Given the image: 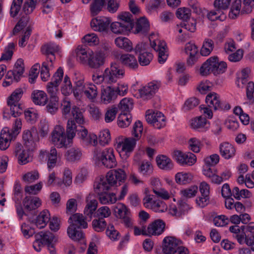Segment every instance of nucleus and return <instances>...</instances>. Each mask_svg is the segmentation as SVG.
I'll return each instance as SVG.
<instances>
[{
	"mask_svg": "<svg viewBox=\"0 0 254 254\" xmlns=\"http://www.w3.org/2000/svg\"><path fill=\"white\" fill-rule=\"evenodd\" d=\"M126 174L121 169L110 171L106 175V179H102L100 182H96L94 185L95 192L99 195L100 202L102 204L114 203L117 201L116 195L114 193H108V191L111 187L115 185L117 181L120 182L125 180Z\"/></svg>",
	"mask_w": 254,
	"mask_h": 254,
	"instance_id": "f257e3e1",
	"label": "nucleus"
},
{
	"mask_svg": "<svg viewBox=\"0 0 254 254\" xmlns=\"http://www.w3.org/2000/svg\"><path fill=\"white\" fill-rule=\"evenodd\" d=\"M70 224L67 228V233L69 237L74 241L79 242L84 239V234L82 228H87V223L84 216L80 213H75L68 219Z\"/></svg>",
	"mask_w": 254,
	"mask_h": 254,
	"instance_id": "f03ea898",
	"label": "nucleus"
},
{
	"mask_svg": "<svg viewBox=\"0 0 254 254\" xmlns=\"http://www.w3.org/2000/svg\"><path fill=\"white\" fill-rule=\"evenodd\" d=\"M21 126V119L17 118L10 130L6 127L2 129L0 134V149L1 150H5L9 147L11 141L14 139L19 133Z\"/></svg>",
	"mask_w": 254,
	"mask_h": 254,
	"instance_id": "7ed1b4c3",
	"label": "nucleus"
},
{
	"mask_svg": "<svg viewBox=\"0 0 254 254\" xmlns=\"http://www.w3.org/2000/svg\"><path fill=\"white\" fill-rule=\"evenodd\" d=\"M93 159L96 163H100L109 169L115 167L117 162L114 155V151L112 148H106L102 151L95 149L93 151Z\"/></svg>",
	"mask_w": 254,
	"mask_h": 254,
	"instance_id": "20e7f679",
	"label": "nucleus"
},
{
	"mask_svg": "<svg viewBox=\"0 0 254 254\" xmlns=\"http://www.w3.org/2000/svg\"><path fill=\"white\" fill-rule=\"evenodd\" d=\"M91 196L92 195L89 194L86 198L87 203L84 209V214L89 218H91L93 216L103 219L109 216L111 214V211L107 206L101 207L96 211L98 202L96 199H90Z\"/></svg>",
	"mask_w": 254,
	"mask_h": 254,
	"instance_id": "39448f33",
	"label": "nucleus"
},
{
	"mask_svg": "<svg viewBox=\"0 0 254 254\" xmlns=\"http://www.w3.org/2000/svg\"><path fill=\"white\" fill-rule=\"evenodd\" d=\"M23 94L21 88L15 89L7 100V105L10 108V114L14 118L20 116L23 111L19 101Z\"/></svg>",
	"mask_w": 254,
	"mask_h": 254,
	"instance_id": "423d86ee",
	"label": "nucleus"
},
{
	"mask_svg": "<svg viewBox=\"0 0 254 254\" xmlns=\"http://www.w3.org/2000/svg\"><path fill=\"white\" fill-rule=\"evenodd\" d=\"M52 142L58 148H67L71 143L67 138L64 128L56 126L52 133Z\"/></svg>",
	"mask_w": 254,
	"mask_h": 254,
	"instance_id": "0eeeda50",
	"label": "nucleus"
},
{
	"mask_svg": "<svg viewBox=\"0 0 254 254\" xmlns=\"http://www.w3.org/2000/svg\"><path fill=\"white\" fill-rule=\"evenodd\" d=\"M124 71L121 68L119 63H112L110 67L106 68L104 72L105 83L108 84L115 83L118 79L124 76Z\"/></svg>",
	"mask_w": 254,
	"mask_h": 254,
	"instance_id": "6e6552de",
	"label": "nucleus"
},
{
	"mask_svg": "<svg viewBox=\"0 0 254 254\" xmlns=\"http://www.w3.org/2000/svg\"><path fill=\"white\" fill-rule=\"evenodd\" d=\"M161 86L160 81L154 80L138 90L140 98L143 100L152 99Z\"/></svg>",
	"mask_w": 254,
	"mask_h": 254,
	"instance_id": "1a4fd4ad",
	"label": "nucleus"
},
{
	"mask_svg": "<svg viewBox=\"0 0 254 254\" xmlns=\"http://www.w3.org/2000/svg\"><path fill=\"white\" fill-rule=\"evenodd\" d=\"M205 102L209 108L214 110H228L230 109V105L221 102L219 96L215 92L208 94L206 97Z\"/></svg>",
	"mask_w": 254,
	"mask_h": 254,
	"instance_id": "9d476101",
	"label": "nucleus"
},
{
	"mask_svg": "<svg viewBox=\"0 0 254 254\" xmlns=\"http://www.w3.org/2000/svg\"><path fill=\"white\" fill-rule=\"evenodd\" d=\"M165 223L161 219H157L150 223L147 228L142 230V235L158 236L161 235L164 231Z\"/></svg>",
	"mask_w": 254,
	"mask_h": 254,
	"instance_id": "9b49d317",
	"label": "nucleus"
},
{
	"mask_svg": "<svg viewBox=\"0 0 254 254\" xmlns=\"http://www.w3.org/2000/svg\"><path fill=\"white\" fill-rule=\"evenodd\" d=\"M173 158L181 165L191 166L196 161V156L194 154L190 152L184 153L179 150L174 151Z\"/></svg>",
	"mask_w": 254,
	"mask_h": 254,
	"instance_id": "f8f14e48",
	"label": "nucleus"
},
{
	"mask_svg": "<svg viewBox=\"0 0 254 254\" xmlns=\"http://www.w3.org/2000/svg\"><path fill=\"white\" fill-rule=\"evenodd\" d=\"M114 212L116 216L122 220L126 226L129 227L132 226L130 213L125 204L118 203L114 208Z\"/></svg>",
	"mask_w": 254,
	"mask_h": 254,
	"instance_id": "ddd939ff",
	"label": "nucleus"
},
{
	"mask_svg": "<svg viewBox=\"0 0 254 254\" xmlns=\"http://www.w3.org/2000/svg\"><path fill=\"white\" fill-rule=\"evenodd\" d=\"M147 123L152 124L157 129H160L166 125L165 118L160 112H154L152 114L146 116Z\"/></svg>",
	"mask_w": 254,
	"mask_h": 254,
	"instance_id": "4468645a",
	"label": "nucleus"
},
{
	"mask_svg": "<svg viewBox=\"0 0 254 254\" xmlns=\"http://www.w3.org/2000/svg\"><path fill=\"white\" fill-rule=\"evenodd\" d=\"M111 21L109 17H97L91 20L90 25L94 31L103 32L108 30Z\"/></svg>",
	"mask_w": 254,
	"mask_h": 254,
	"instance_id": "2eb2a0df",
	"label": "nucleus"
},
{
	"mask_svg": "<svg viewBox=\"0 0 254 254\" xmlns=\"http://www.w3.org/2000/svg\"><path fill=\"white\" fill-rule=\"evenodd\" d=\"M105 54L102 52L89 53L88 59L89 66L93 68H97L105 63Z\"/></svg>",
	"mask_w": 254,
	"mask_h": 254,
	"instance_id": "dca6fc26",
	"label": "nucleus"
},
{
	"mask_svg": "<svg viewBox=\"0 0 254 254\" xmlns=\"http://www.w3.org/2000/svg\"><path fill=\"white\" fill-rule=\"evenodd\" d=\"M136 140L137 139L134 137L126 138L118 143L117 147L121 148L122 152L128 156L133 151L136 144Z\"/></svg>",
	"mask_w": 254,
	"mask_h": 254,
	"instance_id": "f3484780",
	"label": "nucleus"
},
{
	"mask_svg": "<svg viewBox=\"0 0 254 254\" xmlns=\"http://www.w3.org/2000/svg\"><path fill=\"white\" fill-rule=\"evenodd\" d=\"M181 244V241L173 237H166L163 241V252L165 254H172L174 250Z\"/></svg>",
	"mask_w": 254,
	"mask_h": 254,
	"instance_id": "a211bd4d",
	"label": "nucleus"
},
{
	"mask_svg": "<svg viewBox=\"0 0 254 254\" xmlns=\"http://www.w3.org/2000/svg\"><path fill=\"white\" fill-rule=\"evenodd\" d=\"M120 61L125 67L130 70H136L138 67V63L136 58L131 54L122 55Z\"/></svg>",
	"mask_w": 254,
	"mask_h": 254,
	"instance_id": "6ab92c4d",
	"label": "nucleus"
},
{
	"mask_svg": "<svg viewBox=\"0 0 254 254\" xmlns=\"http://www.w3.org/2000/svg\"><path fill=\"white\" fill-rule=\"evenodd\" d=\"M217 56H213L207 59L201 66L199 69L200 74L206 76L210 73H213L214 68L216 67Z\"/></svg>",
	"mask_w": 254,
	"mask_h": 254,
	"instance_id": "aec40b11",
	"label": "nucleus"
},
{
	"mask_svg": "<svg viewBox=\"0 0 254 254\" xmlns=\"http://www.w3.org/2000/svg\"><path fill=\"white\" fill-rule=\"evenodd\" d=\"M117 97L115 88L109 86L101 90V100L102 103L108 104L114 101Z\"/></svg>",
	"mask_w": 254,
	"mask_h": 254,
	"instance_id": "412c9836",
	"label": "nucleus"
},
{
	"mask_svg": "<svg viewBox=\"0 0 254 254\" xmlns=\"http://www.w3.org/2000/svg\"><path fill=\"white\" fill-rule=\"evenodd\" d=\"M219 150L221 155L226 159L233 157L236 152L235 147L231 144L227 142L220 144Z\"/></svg>",
	"mask_w": 254,
	"mask_h": 254,
	"instance_id": "4be33fe9",
	"label": "nucleus"
},
{
	"mask_svg": "<svg viewBox=\"0 0 254 254\" xmlns=\"http://www.w3.org/2000/svg\"><path fill=\"white\" fill-rule=\"evenodd\" d=\"M38 133L35 129L24 131L22 138L24 145L27 147L32 146L34 142L38 140Z\"/></svg>",
	"mask_w": 254,
	"mask_h": 254,
	"instance_id": "5701e85b",
	"label": "nucleus"
},
{
	"mask_svg": "<svg viewBox=\"0 0 254 254\" xmlns=\"http://www.w3.org/2000/svg\"><path fill=\"white\" fill-rule=\"evenodd\" d=\"M23 205L27 211L35 210L41 205L40 199L35 196H26L23 201Z\"/></svg>",
	"mask_w": 254,
	"mask_h": 254,
	"instance_id": "b1692460",
	"label": "nucleus"
},
{
	"mask_svg": "<svg viewBox=\"0 0 254 254\" xmlns=\"http://www.w3.org/2000/svg\"><path fill=\"white\" fill-rule=\"evenodd\" d=\"M50 216L49 212L47 210H44L39 214L35 220H32L31 222L35 223L39 228H43L49 221Z\"/></svg>",
	"mask_w": 254,
	"mask_h": 254,
	"instance_id": "393cba45",
	"label": "nucleus"
},
{
	"mask_svg": "<svg viewBox=\"0 0 254 254\" xmlns=\"http://www.w3.org/2000/svg\"><path fill=\"white\" fill-rule=\"evenodd\" d=\"M156 161L159 168L161 169L169 171L173 167L171 160L165 155H159L156 157Z\"/></svg>",
	"mask_w": 254,
	"mask_h": 254,
	"instance_id": "a878e982",
	"label": "nucleus"
},
{
	"mask_svg": "<svg viewBox=\"0 0 254 254\" xmlns=\"http://www.w3.org/2000/svg\"><path fill=\"white\" fill-rule=\"evenodd\" d=\"M33 102L36 105H45L48 102L46 94L41 90H35L31 94Z\"/></svg>",
	"mask_w": 254,
	"mask_h": 254,
	"instance_id": "bb28decb",
	"label": "nucleus"
},
{
	"mask_svg": "<svg viewBox=\"0 0 254 254\" xmlns=\"http://www.w3.org/2000/svg\"><path fill=\"white\" fill-rule=\"evenodd\" d=\"M36 238H39L42 241L44 245L48 246L53 243H56L58 240L55 235L49 231L41 232L35 236Z\"/></svg>",
	"mask_w": 254,
	"mask_h": 254,
	"instance_id": "cd10ccee",
	"label": "nucleus"
},
{
	"mask_svg": "<svg viewBox=\"0 0 254 254\" xmlns=\"http://www.w3.org/2000/svg\"><path fill=\"white\" fill-rule=\"evenodd\" d=\"M41 154L46 155L48 159L47 165L49 168L52 169L56 166L57 160V152L55 147L51 148L50 152L44 151H41Z\"/></svg>",
	"mask_w": 254,
	"mask_h": 254,
	"instance_id": "c85d7f7f",
	"label": "nucleus"
},
{
	"mask_svg": "<svg viewBox=\"0 0 254 254\" xmlns=\"http://www.w3.org/2000/svg\"><path fill=\"white\" fill-rule=\"evenodd\" d=\"M115 43L117 47L124 50L126 52H131L133 50L131 42L126 37H118L115 40Z\"/></svg>",
	"mask_w": 254,
	"mask_h": 254,
	"instance_id": "c756f323",
	"label": "nucleus"
},
{
	"mask_svg": "<svg viewBox=\"0 0 254 254\" xmlns=\"http://www.w3.org/2000/svg\"><path fill=\"white\" fill-rule=\"evenodd\" d=\"M149 30V22L145 18L141 17L137 20L135 26V33L144 34L147 33Z\"/></svg>",
	"mask_w": 254,
	"mask_h": 254,
	"instance_id": "7c9ffc66",
	"label": "nucleus"
},
{
	"mask_svg": "<svg viewBox=\"0 0 254 254\" xmlns=\"http://www.w3.org/2000/svg\"><path fill=\"white\" fill-rule=\"evenodd\" d=\"M133 102L132 99L125 98L123 99L118 105V110H120L121 113L129 114L132 109Z\"/></svg>",
	"mask_w": 254,
	"mask_h": 254,
	"instance_id": "2f4dec72",
	"label": "nucleus"
},
{
	"mask_svg": "<svg viewBox=\"0 0 254 254\" xmlns=\"http://www.w3.org/2000/svg\"><path fill=\"white\" fill-rule=\"evenodd\" d=\"M81 155V152L79 149L71 148L66 152L65 156L67 161L76 162L80 160Z\"/></svg>",
	"mask_w": 254,
	"mask_h": 254,
	"instance_id": "473e14b6",
	"label": "nucleus"
},
{
	"mask_svg": "<svg viewBox=\"0 0 254 254\" xmlns=\"http://www.w3.org/2000/svg\"><path fill=\"white\" fill-rule=\"evenodd\" d=\"M111 31L116 34L124 33L130 30V25H123L121 22H113L110 26Z\"/></svg>",
	"mask_w": 254,
	"mask_h": 254,
	"instance_id": "72a5a7b5",
	"label": "nucleus"
},
{
	"mask_svg": "<svg viewBox=\"0 0 254 254\" xmlns=\"http://www.w3.org/2000/svg\"><path fill=\"white\" fill-rule=\"evenodd\" d=\"M74 83L75 86L72 88V93H73L74 97L76 99H78L81 97L87 85L84 84V80L81 78L78 80H75Z\"/></svg>",
	"mask_w": 254,
	"mask_h": 254,
	"instance_id": "f704fd0d",
	"label": "nucleus"
},
{
	"mask_svg": "<svg viewBox=\"0 0 254 254\" xmlns=\"http://www.w3.org/2000/svg\"><path fill=\"white\" fill-rule=\"evenodd\" d=\"M71 114L73 117L72 120H74V122H75L79 126L84 124L85 120L81 109L74 106L71 109Z\"/></svg>",
	"mask_w": 254,
	"mask_h": 254,
	"instance_id": "c9c22d12",
	"label": "nucleus"
},
{
	"mask_svg": "<svg viewBox=\"0 0 254 254\" xmlns=\"http://www.w3.org/2000/svg\"><path fill=\"white\" fill-rule=\"evenodd\" d=\"M59 50V46L53 43H47L41 47L42 54L46 56H54L55 53L58 52Z\"/></svg>",
	"mask_w": 254,
	"mask_h": 254,
	"instance_id": "e433bc0d",
	"label": "nucleus"
},
{
	"mask_svg": "<svg viewBox=\"0 0 254 254\" xmlns=\"http://www.w3.org/2000/svg\"><path fill=\"white\" fill-rule=\"evenodd\" d=\"M46 107V111L50 114L54 115L57 113L59 109L58 97H50Z\"/></svg>",
	"mask_w": 254,
	"mask_h": 254,
	"instance_id": "4c0bfd02",
	"label": "nucleus"
},
{
	"mask_svg": "<svg viewBox=\"0 0 254 254\" xmlns=\"http://www.w3.org/2000/svg\"><path fill=\"white\" fill-rule=\"evenodd\" d=\"M76 129V126L74 120H68L66 125V137L72 143V140L75 136Z\"/></svg>",
	"mask_w": 254,
	"mask_h": 254,
	"instance_id": "58836bf2",
	"label": "nucleus"
},
{
	"mask_svg": "<svg viewBox=\"0 0 254 254\" xmlns=\"http://www.w3.org/2000/svg\"><path fill=\"white\" fill-rule=\"evenodd\" d=\"M207 17L212 21L218 19L220 21H224L226 18V15L223 11H221L218 8H215V10L209 12L207 14Z\"/></svg>",
	"mask_w": 254,
	"mask_h": 254,
	"instance_id": "ea45409f",
	"label": "nucleus"
},
{
	"mask_svg": "<svg viewBox=\"0 0 254 254\" xmlns=\"http://www.w3.org/2000/svg\"><path fill=\"white\" fill-rule=\"evenodd\" d=\"M214 48V42L212 40L206 39L203 42L200 50V54L202 56H207L210 55Z\"/></svg>",
	"mask_w": 254,
	"mask_h": 254,
	"instance_id": "a19ab883",
	"label": "nucleus"
},
{
	"mask_svg": "<svg viewBox=\"0 0 254 254\" xmlns=\"http://www.w3.org/2000/svg\"><path fill=\"white\" fill-rule=\"evenodd\" d=\"M241 0H235L232 4L229 13V17L231 19H235L239 15L241 7Z\"/></svg>",
	"mask_w": 254,
	"mask_h": 254,
	"instance_id": "79ce46f5",
	"label": "nucleus"
},
{
	"mask_svg": "<svg viewBox=\"0 0 254 254\" xmlns=\"http://www.w3.org/2000/svg\"><path fill=\"white\" fill-rule=\"evenodd\" d=\"M132 15L129 12H123L120 13L118 15V18L120 20V22L122 23L123 25L128 24L130 26V30L133 27V20L132 19Z\"/></svg>",
	"mask_w": 254,
	"mask_h": 254,
	"instance_id": "37998d69",
	"label": "nucleus"
},
{
	"mask_svg": "<svg viewBox=\"0 0 254 254\" xmlns=\"http://www.w3.org/2000/svg\"><path fill=\"white\" fill-rule=\"evenodd\" d=\"M105 3V0H93L90 5V11L92 15H97L102 10Z\"/></svg>",
	"mask_w": 254,
	"mask_h": 254,
	"instance_id": "c03bdc74",
	"label": "nucleus"
},
{
	"mask_svg": "<svg viewBox=\"0 0 254 254\" xmlns=\"http://www.w3.org/2000/svg\"><path fill=\"white\" fill-rule=\"evenodd\" d=\"M131 121V116L130 114L121 113L118 118V125L121 127H128Z\"/></svg>",
	"mask_w": 254,
	"mask_h": 254,
	"instance_id": "a18cd8bd",
	"label": "nucleus"
},
{
	"mask_svg": "<svg viewBox=\"0 0 254 254\" xmlns=\"http://www.w3.org/2000/svg\"><path fill=\"white\" fill-rule=\"evenodd\" d=\"M165 42H161L157 46V51L158 52V62L160 64H163L168 58V54L166 53Z\"/></svg>",
	"mask_w": 254,
	"mask_h": 254,
	"instance_id": "49530a36",
	"label": "nucleus"
},
{
	"mask_svg": "<svg viewBox=\"0 0 254 254\" xmlns=\"http://www.w3.org/2000/svg\"><path fill=\"white\" fill-rule=\"evenodd\" d=\"M192 179L191 174L183 172H179L176 174L175 180L178 184L184 185L190 183Z\"/></svg>",
	"mask_w": 254,
	"mask_h": 254,
	"instance_id": "de8ad7c7",
	"label": "nucleus"
},
{
	"mask_svg": "<svg viewBox=\"0 0 254 254\" xmlns=\"http://www.w3.org/2000/svg\"><path fill=\"white\" fill-rule=\"evenodd\" d=\"M15 45L13 43H10L5 48L4 53L2 54L1 58H0V62L6 60L8 61L11 59L13 54V50L14 49Z\"/></svg>",
	"mask_w": 254,
	"mask_h": 254,
	"instance_id": "09e8293b",
	"label": "nucleus"
},
{
	"mask_svg": "<svg viewBox=\"0 0 254 254\" xmlns=\"http://www.w3.org/2000/svg\"><path fill=\"white\" fill-rule=\"evenodd\" d=\"M152 59L153 55L149 52L140 54L138 57V63L141 66H146L150 64Z\"/></svg>",
	"mask_w": 254,
	"mask_h": 254,
	"instance_id": "8fccbe9b",
	"label": "nucleus"
},
{
	"mask_svg": "<svg viewBox=\"0 0 254 254\" xmlns=\"http://www.w3.org/2000/svg\"><path fill=\"white\" fill-rule=\"evenodd\" d=\"M176 14L178 18L183 20H188L191 16V11L189 8L180 7L177 10Z\"/></svg>",
	"mask_w": 254,
	"mask_h": 254,
	"instance_id": "3c124183",
	"label": "nucleus"
},
{
	"mask_svg": "<svg viewBox=\"0 0 254 254\" xmlns=\"http://www.w3.org/2000/svg\"><path fill=\"white\" fill-rule=\"evenodd\" d=\"M150 209L156 212H164L167 210V206L163 201L157 200L153 201Z\"/></svg>",
	"mask_w": 254,
	"mask_h": 254,
	"instance_id": "603ef678",
	"label": "nucleus"
},
{
	"mask_svg": "<svg viewBox=\"0 0 254 254\" xmlns=\"http://www.w3.org/2000/svg\"><path fill=\"white\" fill-rule=\"evenodd\" d=\"M62 92L64 95H68L72 93L73 89L69 77L66 75L64 79V85L62 87Z\"/></svg>",
	"mask_w": 254,
	"mask_h": 254,
	"instance_id": "864d4df0",
	"label": "nucleus"
},
{
	"mask_svg": "<svg viewBox=\"0 0 254 254\" xmlns=\"http://www.w3.org/2000/svg\"><path fill=\"white\" fill-rule=\"evenodd\" d=\"M83 93L88 99H93L97 96V88L93 84L87 85Z\"/></svg>",
	"mask_w": 254,
	"mask_h": 254,
	"instance_id": "5fc2aeb1",
	"label": "nucleus"
},
{
	"mask_svg": "<svg viewBox=\"0 0 254 254\" xmlns=\"http://www.w3.org/2000/svg\"><path fill=\"white\" fill-rule=\"evenodd\" d=\"M207 124L206 119L200 116L192 120L191 126L194 129H200L204 128Z\"/></svg>",
	"mask_w": 254,
	"mask_h": 254,
	"instance_id": "6e6d98bb",
	"label": "nucleus"
},
{
	"mask_svg": "<svg viewBox=\"0 0 254 254\" xmlns=\"http://www.w3.org/2000/svg\"><path fill=\"white\" fill-rule=\"evenodd\" d=\"M92 224L94 230L98 232L104 231L106 226V222L104 219H94Z\"/></svg>",
	"mask_w": 254,
	"mask_h": 254,
	"instance_id": "4d7b16f0",
	"label": "nucleus"
},
{
	"mask_svg": "<svg viewBox=\"0 0 254 254\" xmlns=\"http://www.w3.org/2000/svg\"><path fill=\"white\" fill-rule=\"evenodd\" d=\"M232 0H215L213 2L215 8H218L221 11L228 9Z\"/></svg>",
	"mask_w": 254,
	"mask_h": 254,
	"instance_id": "13d9d810",
	"label": "nucleus"
},
{
	"mask_svg": "<svg viewBox=\"0 0 254 254\" xmlns=\"http://www.w3.org/2000/svg\"><path fill=\"white\" fill-rule=\"evenodd\" d=\"M23 0H13L11 6L10 13L12 17H15L21 9Z\"/></svg>",
	"mask_w": 254,
	"mask_h": 254,
	"instance_id": "bf43d9fd",
	"label": "nucleus"
},
{
	"mask_svg": "<svg viewBox=\"0 0 254 254\" xmlns=\"http://www.w3.org/2000/svg\"><path fill=\"white\" fill-rule=\"evenodd\" d=\"M107 1V9L110 13H114L116 12L120 5V0H105Z\"/></svg>",
	"mask_w": 254,
	"mask_h": 254,
	"instance_id": "052dcab7",
	"label": "nucleus"
},
{
	"mask_svg": "<svg viewBox=\"0 0 254 254\" xmlns=\"http://www.w3.org/2000/svg\"><path fill=\"white\" fill-rule=\"evenodd\" d=\"M118 113V108L116 107H113L108 109L105 115V121L106 123L112 122L116 118Z\"/></svg>",
	"mask_w": 254,
	"mask_h": 254,
	"instance_id": "680f3d73",
	"label": "nucleus"
},
{
	"mask_svg": "<svg viewBox=\"0 0 254 254\" xmlns=\"http://www.w3.org/2000/svg\"><path fill=\"white\" fill-rule=\"evenodd\" d=\"M111 139L110 133L108 129H105L100 132L99 142L101 145H105L109 143Z\"/></svg>",
	"mask_w": 254,
	"mask_h": 254,
	"instance_id": "e2e57ef3",
	"label": "nucleus"
},
{
	"mask_svg": "<svg viewBox=\"0 0 254 254\" xmlns=\"http://www.w3.org/2000/svg\"><path fill=\"white\" fill-rule=\"evenodd\" d=\"M39 174L37 171H31L25 174L23 176V181L27 183H31L38 179Z\"/></svg>",
	"mask_w": 254,
	"mask_h": 254,
	"instance_id": "0e129e2a",
	"label": "nucleus"
},
{
	"mask_svg": "<svg viewBox=\"0 0 254 254\" xmlns=\"http://www.w3.org/2000/svg\"><path fill=\"white\" fill-rule=\"evenodd\" d=\"M33 0H26L22 8V13L27 15L31 13L35 8L36 4L34 3Z\"/></svg>",
	"mask_w": 254,
	"mask_h": 254,
	"instance_id": "69168bd1",
	"label": "nucleus"
},
{
	"mask_svg": "<svg viewBox=\"0 0 254 254\" xmlns=\"http://www.w3.org/2000/svg\"><path fill=\"white\" fill-rule=\"evenodd\" d=\"M190 149L195 153H198L200 151L201 142L196 138H191L189 141Z\"/></svg>",
	"mask_w": 254,
	"mask_h": 254,
	"instance_id": "338daca9",
	"label": "nucleus"
},
{
	"mask_svg": "<svg viewBox=\"0 0 254 254\" xmlns=\"http://www.w3.org/2000/svg\"><path fill=\"white\" fill-rule=\"evenodd\" d=\"M106 234L113 241H116L119 239L120 233L115 230L113 225H109L106 230Z\"/></svg>",
	"mask_w": 254,
	"mask_h": 254,
	"instance_id": "774afa93",
	"label": "nucleus"
}]
</instances>
